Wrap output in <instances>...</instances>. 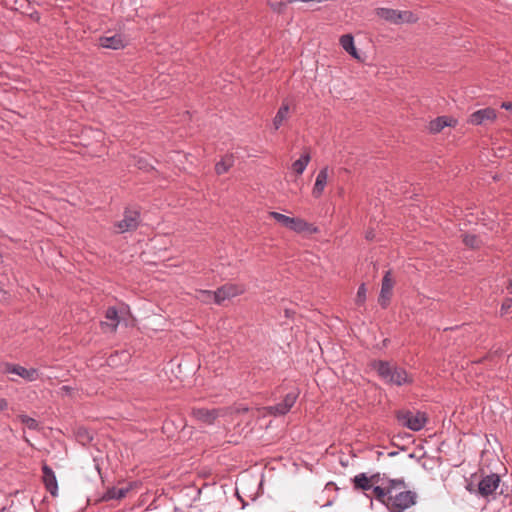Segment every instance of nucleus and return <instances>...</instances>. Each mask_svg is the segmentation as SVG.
Listing matches in <instances>:
<instances>
[{"instance_id": "1", "label": "nucleus", "mask_w": 512, "mask_h": 512, "mask_svg": "<svg viewBox=\"0 0 512 512\" xmlns=\"http://www.w3.org/2000/svg\"><path fill=\"white\" fill-rule=\"evenodd\" d=\"M371 367L389 385L402 386L413 382V378L408 375L404 368L391 364L388 361L375 360L372 362Z\"/></svg>"}, {"instance_id": "2", "label": "nucleus", "mask_w": 512, "mask_h": 512, "mask_svg": "<svg viewBox=\"0 0 512 512\" xmlns=\"http://www.w3.org/2000/svg\"><path fill=\"white\" fill-rule=\"evenodd\" d=\"M386 503V508L390 512H403L415 505L417 494L410 490L399 491L396 494L391 492Z\"/></svg>"}, {"instance_id": "3", "label": "nucleus", "mask_w": 512, "mask_h": 512, "mask_svg": "<svg viewBox=\"0 0 512 512\" xmlns=\"http://www.w3.org/2000/svg\"><path fill=\"white\" fill-rule=\"evenodd\" d=\"M396 418L402 426L412 431L421 430L427 422L426 414L420 411L414 413L409 410H400L396 413Z\"/></svg>"}, {"instance_id": "4", "label": "nucleus", "mask_w": 512, "mask_h": 512, "mask_svg": "<svg viewBox=\"0 0 512 512\" xmlns=\"http://www.w3.org/2000/svg\"><path fill=\"white\" fill-rule=\"evenodd\" d=\"M300 390L298 387H293L283 398V400L275 405L266 407L267 413L272 416H284L290 412L291 408L295 405Z\"/></svg>"}, {"instance_id": "5", "label": "nucleus", "mask_w": 512, "mask_h": 512, "mask_svg": "<svg viewBox=\"0 0 512 512\" xmlns=\"http://www.w3.org/2000/svg\"><path fill=\"white\" fill-rule=\"evenodd\" d=\"M0 371L3 374H16L26 381H35L39 377L38 370L35 368L27 369L21 365L13 364L10 362H3L0 364Z\"/></svg>"}, {"instance_id": "6", "label": "nucleus", "mask_w": 512, "mask_h": 512, "mask_svg": "<svg viewBox=\"0 0 512 512\" xmlns=\"http://www.w3.org/2000/svg\"><path fill=\"white\" fill-rule=\"evenodd\" d=\"M140 225V211L126 208L123 213V219L115 223L118 233L136 230Z\"/></svg>"}, {"instance_id": "7", "label": "nucleus", "mask_w": 512, "mask_h": 512, "mask_svg": "<svg viewBox=\"0 0 512 512\" xmlns=\"http://www.w3.org/2000/svg\"><path fill=\"white\" fill-rule=\"evenodd\" d=\"M403 485V479H389L386 483H382V485L374 486L371 490L370 498H375L377 501L386 506L388 502L389 494L393 492L395 486ZM368 496V494H366Z\"/></svg>"}, {"instance_id": "8", "label": "nucleus", "mask_w": 512, "mask_h": 512, "mask_svg": "<svg viewBox=\"0 0 512 512\" xmlns=\"http://www.w3.org/2000/svg\"><path fill=\"white\" fill-rule=\"evenodd\" d=\"M244 292V288L241 285L227 283L219 287L213 293V301L220 305L225 300L230 299L232 297L238 296Z\"/></svg>"}, {"instance_id": "9", "label": "nucleus", "mask_w": 512, "mask_h": 512, "mask_svg": "<svg viewBox=\"0 0 512 512\" xmlns=\"http://www.w3.org/2000/svg\"><path fill=\"white\" fill-rule=\"evenodd\" d=\"M500 476L498 474L492 473L482 477V479L478 482L477 485V493L487 498L492 495L500 484Z\"/></svg>"}, {"instance_id": "10", "label": "nucleus", "mask_w": 512, "mask_h": 512, "mask_svg": "<svg viewBox=\"0 0 512 512\" xmlns=\"http://www.w3.org/2000/svg\"><path fill=\"white\" fill-rule=\"evenodd\" d=\"M393 287L394 280L392 278V273L388 270L382 278L381 291L378 298V303L383 309L387 308L390 304Z\"/></svg>"}, {"instance_id": "11", "label": "nucleus", "mask_w": 512, "mask_h": 512, "mask_svg": "<svg viewBox=\"0 0 512 512\" xmlns=\"http://www.w3.org/2000/svg\"><path fill=\"white\" fill-rule=\"evenodd\" d=\"M497 117L496 110L487 107L473 112L468 119V123L472 125H483L487 122H493Z\"/></svg>"}, {"instance_id": "12", "label": "nucleus", "mask_w": 512, "mask_h": 512, "mask_svg": "<svg viewBox=\"0 0 512 512\" xmlns=\"http://www.w3.org/2000/svg\"><path fill=\"white\" fill-rule=\"evenodd\" d=\"M220 409H207V408H193L191 415L199 422L207 425H212L215 420L220 416Z\"/></svg>"}, {"instance_id": "13", "label": "nucleus", "mask_w": 512, "mask_h": 512, "mask_svg": "<svg viewBox=\"0 0 512 512\" xmlns=\"http://www.w3.org/2000/svg\"><path fill=\"white\" fill-rule=\"evenodd\" d=\"M42 480L46 490L53 496L58 495V483L54 471L46 463L42 465Z\"/></svg>"}, {"instance_id": "14", "label": "nucleus", "mask_w": 512, "mask_h": 512, "mask_svg": "<svg viewBox=\"0 0 512 512\" xmlns=\"http://www.w3.org/2000/svg\"><path fill=\"white\" fill-rule=\"evenodd\" d=\"M99 45L103 48L118 50L126 46L124 37L121 34H114L112 36H101L99 38Z\"/></svg>"}, {"instance_id": "15", "label": "nucleus", "mask_w": 512, "mask_h": 512, "mask_svg": "<svg viewBox=\"0 0 512 512\" xmlns=\"http://www.w3.org/2000/svg\"><path fill=\"white\" fill-rule=\"evenodd\" d=\"M457 120L449 116H439L429 122V131L433 134L441 132L445 127H455Z\"/></svg>"}, {"instance_id": "16", "label": "nucleus", "mask_w": 512, "mask_h": 512, "mask_svg": "<svg viewBox=\"0 0 512 512\" xmlns=\"http://www.w3.org/2000/svg\"><path fill=\"white\" fill-rule=\"evenodd\" d=\"M328 179V167L322 168L317 174L316 181L314 187L312 189V195L315 198H318L322 195L324 188L327 184Z\"/></svg>"}, {"instance_id": "17", "label": "nucleus", "mask_w": 512, "mask_h": 512, "mask_svg": "<svg viewBox=\"0 0 512 512\" xmlns=\"http://www.w3.org/2000/svg\"><path fill=\"white\" fill-rule=\"evenodd\" d=\"M375 13L378 17L393 23L398 24V19L400 18V11L391 9V8H377Z\"/></svg>"}, {"instance_id": "18", "label": "nucleus", "mask_w": 512, "mask_h": 512, "mask_svg": "<svg viewBox=\"0 0 512 512\" xmlns=\"http://www.w3.org/2000/svg\"><path fill=\"white\" fill-rule=\"evenodd\" d=\"M130 488H117L112 487L109 488L102 496L103 501H110V500H119L124 498L127 493L129 492Z\"/></svg>"}, {"instance_id": "19", "label": "nucleus", "mask_w": 512, "mask_h": 512, "mask_svg": "<svg viewBox=\"0 0 512 512\" xmlns=\"http://www.w3.org/2000/svg\"><path fill=\"white\" fill-rule=\"evenodd\" d=\"M289 109V105L283 102L273 119V126L275 130H278L283 124V122L287 120L289 115Z\"/></svg>"}, {"instance_id": "20", "label": "nucleus", "mask_w": 512, "mask_h": 512, "mask_svg": "<svg viewBox=\"0 0 512 512\" xmlns=\"http://www.w3.org/2000/svg\"><path fill=\"white\" fill-rule=\"evenodd\" d=\"M310 159H311L310 152L309 151H305L300 156L299 159H297L296 161H294L292 163V170L296 174L301 175L305 171L308 163L310 162Z\"/></svg>"}, {"instance_id": "21", "label": "nucleus", "mask_w": 512, "mask_h": 512, "mask_svg": "<svg viewBox=\"0 0 512 512\" xmlns=\"http://www.w3.org/2000/svg\"><path fill=\"white\" fill-rule=\"evenodd\" d=\"M287 228H289L292 231L301 233L305 231H310V224L301 218L291 217Z\"/></svg>"}, {"instance_id": "22", "label": "nucleus", "mask_w": 512, "mask_h": 512, "mask_svg": "<svg viewBox=\"0 0 512 512\" xmlns=\"http://www.w3.org/2000/svg\"><path fill=\"white\" fill-rule=\"evenodd\" d=\"M372 485L370 483V478L366 476V474L361 473L354 477V489L369 491L372 490Z\"/></svg>"}, {"instance_id": "23", "label": "nucleus", "mask_w": 512, "mask_h": 512, "mask_svg": "<svg viewBox=\"0 0 512 512\" xmlns=\"http://www.w3.org/2000/svg\"><path fill=\"white\" fill-rule=\"evenodd\" d=\"M233 166V159L231 156H227L222 158L219 162L215 164V172L218 175H222L229 171V169Z\"/></svg>"}, {"instance_id": "24", "label": "nucleus", "mask_w": 512, "mask_h": 512, "mask_svg": "<svg viewBox=\"0 0 512 512\" xmlns=\"http://www.w3.org/2000/svg\"><path fill=\"white\" fill-rule=\"evenodd\" d=\"M105 317L106 319L112 321L111 326L113 329H116L119 324L118 310L115 307H109L106 310Z\"/></svg>"}, {"instance_id": "25", "label": "nucleus", "mask_w": 512, "mask_h": 512, "mask_svg": "<svg viewBox=\"0 0 512 512\" xmlns=\"http://www.w3.org/2000/svg\"><path fill=\"white\" fill-rule=\"evenodd\" d=\"M19 418H20L21 423H23L28 429H30V430H39L40 429L39 422L36 419H34L28 415H20Z\"/></svg>"}, {"instance_id": "26", "label": "nucleus", "mask_w": 512, "mask_h": 512, "mask_svg": "<svg viewBox=\"0 0 512 512\" xmlns=\"http://www.w3.org/2000/svg\"><path fill=\"white\" fill-rule=\"evenodd\" d=\"M417 16L411 11H400V18L398 19V24L401 23H415L417 22Z\"/></svg>"}, {"instance_id": "27", "label": "nucleus", "mask_w": 512, "mask_h": 512, "mask_svg": "<svg viewBox=\"0 0 512 512\" xmlns=\"http://www.w3.org/2000/svg\"><path fill=\"white\" fill-rule=\"evenodd\" d=\"M343 49L352 56V33H347L340 38Z\"/></svg>"}, {"instance_id": "28", "label": "nucleus", "mask_w": 512, "mask_h": 512, "mask_svg": "<svg viewBox=\"0 0 512 512\" xmlns=\"http://www.w3.org/2000/svg\"><path fill=\"white\" fill-rule=\"evenodd\" d=\"M270 217L286 228L291 219V217L281 214L279 212H270Z\"/></svg>"}, {"instance_id": "29", "label": "nucleus", "mask_w": 512, "mask_h": 512, "mask_svg": "<svg viewBox=\"0 0 512 512\" xmlns=\"http://www.w3.org/2000/svg\"><path fill=\"white\" fill-rule=\"evenodd\" d=\"M463 243L471 248L478 247V238L473 234H465L463 237Z\"/></svg>"}, {"instance_id": "30", "label": "nucleus", "mask_w": 512, "mask_h": 512, "mask_svg": "<svg viewBox=\"0 0 512 512\" xmlns=\"http://www.w3.org/2000/svg\"><path fill=\"white\" fill-rule=\"evenodd\" d=\"M213 293L214 292L209 290H199L197 298L202 302L209 303L211 300H213Z\"/></svg>"}, {"instance_id": "31", "label": "nucleus", "mask_w": 512, "mask_h": 512, "mask_svg": "<svg viewBox=\"0 0 512 512\" xmlns=\"http://www.w3.org/2000/svg\"><path fill=\"white\" fill-rule=\"evenodd\" d=\"M366 300V288H365V284L362 283L359 288H358V291H357V303H364V301Z\"/></svg>"}, {"instance_id": "32", "label": "nucleus", "mask_w": 512, "mask_h": 512, "mask_svg": "<svg viewBox=\"0 0 512 512\" xmlns=\"http://www.w3.org/2000/svg\"><path fill=\"white\" fill-rule=\"evenodd\" d=\"M512 307V298H505L501 305V311L507 312Z\"/></svg>"}, {"instance_id": "33", "label": "nucleus", "mask_w": 512, "mask_h": 512, "mask_svg": "<svg viewBox=\"0 0 512 512\" xmlns=\"http://www.w3.org/2000/svg\"><path fill=\"white\" fill-rule=\"evenodd\" d=\"M285 3L283 2H277V3H272L270 6L271 8L274 10V11H277V12H281L282 9L285 7Z\"/></svg>"}, {"instance_id": "34", "label": "nucleus", "mask_w": 512, "mask_h": 512, "mask_svg": "<svg viewBox=\"0 0 512 512\" xmlns=\"http://www.w3.org/2000/svg\"><path fill=\"white\" fill-rule=\"evenodd\" d=\"M369 478H370V483H371L372 487L377 486V484L381 480L380 475L378 473L370 476Z\"/></svg>"}, {"instance_id": "35", "label": "nucleus", "mask_w": 512, "mask_h": 512, "mask_svg": "<svg viewBox=\"0 0 512 512\" xmlns=\"http://www.w3.org/2000/svg\"><path fill=\"white\" fill-rule=\"evenodd\" d=\"M137 165H138V168H139V169H145V170H148V169H150V168H151V169L153 168L152 166H150V165H148L147 163H145L143 160H139V161L137 162Z\"/></svg>"}, {"instance_id": "36", "label": "nucleus", "mask_w": 512, "mask_h": 512, "mask_svg": "<svg viewBox=\"0 0 512 512\" xmlns=\"http://www.w3.org/2000/svg\"><path fill=\"white\" fill-rule=\"evenodd\" d=\"M8 407V402L4 398H0V412L6 410Z\"/></svg>"}, {"instance_id": "37", "label": "nucleus", "mask_w": 512, "mask_h": 512, "mask_svg": "<svg viewBox=\"0 0 512 512\" xmlns=\"http://www.w3.org/2000/svg\"><path fill=\"white\" fill-rule=\"evenodd\" d=\"M501 108L512 112V102H503Z\"/></svg>"}, {"instance_id": "38", "label": "nucleus", "mask_w": 512, "mask_h": 512, "mask_svg": "<svg viewBox=\"0 0 512 512\" xmlns=\"http://www.w3.org/2000/svg\"><path fill=\"white\" fill-rule=\"evenodd\" d=\"M405 487H406V484H405V482L403 481V485H401V486H400V485L395 486V489H393V494H396V493H397V492H399V491H404Z\"/></svg>"}, {"instance_id": "39", "label": "nucleus", "mask_w": 512, "mask_h": 512, "mask_svg": "<svg viewBox=\"0 0 512 512\" xmlns=\"http://www.w3.org/2000/svg\"><path fill=\"white\" fill-rule=\"evenodd\" d=\"M354 59H357V60H359V61H361V62H363V63L365 62V59H362V58L360 57V55H359V53H358V51H357V49H356V47H355V46H354Z\"/></svg>"}, {"instance_id": "40", "label": "nucleus", "mask_w": 512, "mask_h": 512, "mask_svg": "<svg viewBox=\"0 0 512 512\" xmlns=\"http://www.w3.org/2000/svg\"><path fill=\"white\" fill-rule=\"evenodd\" d=\"M284 313L287 318H291L294 314V311H292L290 309H285Z\"/></svg>"}, {"instance_id": "41", "label": "nucleus", "mask_w": 512, "mask_h": 512, "mask_svg": "<svg viewBox=\"0 0 512 512\" xmlns=\"http://www.w3.org/2000/svg\"><path fill=\"white\" fill-rule=\"evenodd\" d=\"M374 237H375V235H374L373 231H368V232L366 233V239H367V240H373V239H374Z\"/></svg>"}, {"instance_id": "42", "label": "nucleus", "mask_w": 512, "mask_h": 512, "mask_svg": "<svg viewBox=\"0 0 512 512\" xmlns=\"http://www.w3.org/2000/svg\"><path fill=\"white\" fill-rule=\"evenodd\" d=\"M507 290L509 291V293L512 294V278L509 280V283L507 285Z\"/></svg>"}, {"instance_id": "43", "label": "nucleus", "mask_w": 512, "mask_h": 512, "mask_svg": "<svg viewBox=\"0 0 512 512\" xmlns=\"http://www.w3.org/2000/svg\"><path fill=\"white\" fill-rule=\"evenodd\" d=\"M466 488H467V490H469L470 492H473V491H474V488H473V484H472V483H469V484L467 485V487H466ZM475 492H477V489L475 490Z\"/></svg>"}, {"instance_id": "44", "label": "nucleus", "mask_w": 512, "mask_h": 512, "mask_svg": "<svg viewBox=\"0 0 512 512\" xmlns=\"http://www.w3.org/2000/svg\"><path fill=\"white\" fill-rule=\"evenodd\" d=\"M61 390L65 391L66 393H69L71 391V387H69V386H62Z\"/></svg>"}, {"instance_id": "45", "label": "nucleus", "mask_w": 512, "mask_h": 512, "mask_svg": "<svg viewBox=\"0 0 512 512\" xmlns=\"http://www.w3.org/2000/svg\"><path fill=\"white\" fill-rule=\"evenodd\" d=\"M488 358V356H484L483 358L479 359L478 361H476V363H482L484 360H486Z\"/></svg>"}, {"instance_id": "46", "label": "nucleus", "mask_w": 512, "mask_h": 512, "mask_svg": "<svg viewBox=\"0 0 512 512\" xmlns=\"http://www.w3.org/2000/svg\"><path fill=\"white\" fill-rule=\"evenodd\" d=\"M113 358H114V355H111V356L109 357V360H110V361H113Z\"/></svg>"}, {"instance_id": "47", "label": "nucleus", "mask_w": 512, "mask_h": 512, "mask_svg": "<svg viewBox=\"0 0 512 512\" xmlns=\"http://www.w3.org/2000/svg\"><path fill=\"white\" fill-rule=\"evenodd\" d=\"M341 463H342V465H343V466H346V465H347V462H344V461H342V460H341Z\"/></svg>"}]
</instances>
